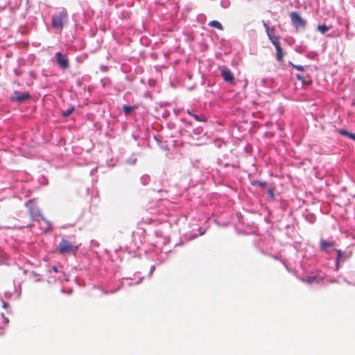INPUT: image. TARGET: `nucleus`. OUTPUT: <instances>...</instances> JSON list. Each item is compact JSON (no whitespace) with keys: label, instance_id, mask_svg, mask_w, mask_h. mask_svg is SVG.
<instances>
[{"label":"nucleus","instance_id":"nucleus-1","mask_svg":"<svg viewBox=\"0 0 355 355\" xmlns=\"http://www.w3.org/2000/svg\"><path fill=\"white\" fill-rule=\"evenodd\" d=\"M67 20V12L63 9L58 14L52 16V26L55 28L62 29Z\"/></svg>","mask_w":355,"mask_h":355},{"label":"nucleus","instance_id":"nucleus-2","mask_svg":"<svg viewBox=\"0 0 355 355\" xmlns=\"http://www.w3.org/2000/svg\"><path fill=\"white\" fill-rule=\"evenodd\" d=\"M78 247L77 245H73L71 242L66 239H62L58 251L60 254H69V253H75L78 250Z\"/></svg>","mask_w":355,"mask_h":355},{"label":"nucleus","instance_id":"nucleus-3","mask_svg":"<svg viewBox=\"0 0 355 355\" xmlns=\"http://www.w3.org/2000/svg\"><path fill=\"white\" fill-rule=\"evenodd\" d=\"M290 17L292 24L296 28H304L306 26V21L304 19L298 12H291L290 13Z\"/></svg>","mask_w":355,"mask_h":355},{"label":"nucleus","instance_id":"nucleus-4","mask_svg":"<svg viewBox=\"0 0 355 355\" xmlns=\"http://www.w3.org/2000/svg\"><path fill=\"white\" fill-rule=\"evenodd\" d=\"M26 207L28 209L29 214L31 218L42 217L41 211L37 206L35 200H29L26 203Z\"/></svg>","mask_w":355,"mask_h":355},{"label":"nucleus","instance_id":"nucleus-5","mask_svg":"<svg viewBox=\"0 0 355 355\" xmlns=\"http://www.w3.org/2000/svg\"><path fill=\"white\" fill-rule=\"evenodd\" d=\"M263 26L265 28L266 35L272 44L279 42L280 38L278 35H275V29L273 26L270 27L265 21H263Z\"/></svg>","mask_w":355,"mask_h":355},{"label":"nucleus","instance_id":"nucleus-6","mask_svg":"<svg viewBox=\"0 0 355 355\" xmlns=\"http://www.w3.org/2000/svg\"><path fill=\"white\" fill-rule=\"evenodd\" d=\"M56 62L60 68L66 69L69 67V60L67 55H63L61 52L55 53Z\"/></svg>","mask_w":355,"mask_h":355},{"label":"nucleus","instance_id":"nucleus-7","mask_svg":"<svg viewBox=\"0 0 355 355\" xmlns=\"http://www.w3.org/2000/svg\"><path fill=\"white\" fill-rule=\"evenodd\" d=\"M30 98L31 96L28 92L22 93L19 92H15L13 96L14 100L19 103L24 102Z\"/></svg>","mask_w":355,"mask_h":355},{"label":"nucleus","instance_id":"nucleus-8","mask_svg":"<svg viewBox=\"0 0 355 355\" xmlns=\"http://www.w3.org/2000/svg\"><path fill=\"white\" fill-rule=\"evenodd\" d=\"M221 76L226 82L234 83V78L230 70L225 69H222Z\"/></svg>","mask_w":355,"mask_h":355},{"label":"nucleus","instance_id":"nucleus-9","mask_svg":"<svg viewBox=\"0 0 355 355\" xmlns=\"http://www.w3.org/2000/svg\"><path fill=\"white\" fill-rule=\"evenodd\" d=\"M276 49V60L279 62L282 61L284 58V52L283 49L281 47L280 42H277V43L272 44Z\"/></svg>","mask_w":355,"mask_h":355},{"label":"nucleus","instance_id":"nucleus-10","mask_svg":"<svg viewBox=\"0 0 355 355\" xmlns=\"http://www.w3.org/2000/svg\"><path fill=\"white\" fill-rule=\"evenodd\" d=\"M335 244L334 241H327L323 239H322L320 243L321 250L325 252H328V249L334 247Z\"/></svg>","mask_w":355,"mask_h":355},{"label":"nucleus","instance_id":"nucleus-11","mask_svg":"<svg viewBox=\"0 0 355 355\" xmlns=\"http://www.w3.org/2000/svg\"><path fill=\"white\" fill-rule=\"evenodd\" d=\"M337 252V258H336V266L338 268L339 262L342 261H345L349 257V255H343V252L340 250H336Z\"/></svg>","mask_w":355,"mask_h":355},{"label":"nucleus","instance_id":"nucleus-12","mask_svg":"<svg viewBox=\"0 0 355 355\" xmlns=\"http://www.w3.org/2000/svg\"><path fill=\"white\" fill-rule=\"evenodd\" d=\"M209 26H211V27H214V28H217L218 30H223V28L222 24L219 21H216V20L211 21L209 23Z\"/></svg>","mask_w":355,"mask_h":355},{"label":"nucleus","instance_id":"nucleus-13","mask_svg":"<svg viewBox=\"0 0 355 355\" xmlns=\"http://www.w3.org/2000/svg\"><path fill=\"white\" fill-rule=\"evenodd\" d=\"M191 116L197 121L206 122L207 121V117L205 115L198 116L197 114H191Z\"/></svg>","mask_w":355,"mask_h":355},{"label":"nucleus","instance_id":"nucleus-14","mask_svg":"<svg viewBox=\"0 0 355 355\" xmlns=\"http://www.w3.org/2000/svg\"><path fill=\"white\" fill-rule=\"evenodd\" d=\"M317 29L322 34H324L330 29V27L327 26L324 24H322V25H318L317 27Z\"/></svg>","mask_w":355,"mask_h":355},{"label":"nucleus","instance_id":"nucleus-15","mask_svg":"<svg viewBox=\"0 0 355 355\" xmlns=\"http://www.w3.org/2000/svg\"><path fill=\"white\" fill-rule=\"evenodd\" d=\"M74 110V107H71L67 109V110L63 111L62 113V116H64V118L69 116L73 112Z\"/></svg>","mask_w":355,"mask_h":355},{"label":"nucleus","instance_id":"nucleus-16","mask_svg":"<svg viewBox=\"0 0 355 355\" xmlns=\"http://www.w3.org/2000/svg\"><path fill=\"white\" fill-rule=\"evenodd\" d=\"M123 111L126 115H128L131 113V112L134 110L135 107L123 105Z\"/></svg>","mask_w":355,"mask_h":355},{"label":"nucleus","instance_id":"nucleus-17","mask_svg":"<svg viewBox=\"0 0 355 355\" xmlns=\"http://www.w3.org/2000/svg\"><path fill=\"white\" fill-rule=\"evenodd\" d=\"M252 184L254 186H259L261 187H265L266 186V182H262L260 180H254L252 182Z\"/></svg>","mask_w":355,"mask_h":355},{"label":"nucleus","instance_id":"nucleus-18","mask_svg":"<svg viewBox=\"0 0 355 355\" xmlns=\"http://www.w3.org/2000/svg\"><path fill=\"white\" fill-rule=\"evenodd\" d=\"M338 132H339L340 135H342L343 136H346V137H348L349 134V132L345 129H338Z\"/></svg>","mask_w":355,"mask_h":355},{"label":"nucleus","instance_id":"nucleus-19","mask_svg":"<svg viewBox=\"0 0 355 355\" xmlns=\"http://www.w3.org/2000/svg\"><path fill=\"white\" fill-rule=\"evenodd\" d=\"M268 193L272 200L275 199V194H274L273 190L271 188L268 189Z\"/></svg>","mask_w":355,"mask_h":355},{"label":"nucleus","instance_id":"nucleus-20","mask_svg":"<svg viewBox=\"0 0 355 355\" xmlns=\"http://www.w3.org/2000/svg\"><path fill=\"white\" fill-rule=\"evenodd\" d=\"M291 65L293 66V67L297 69V70L299 71H304V67L302 65H296V64H291Z\"/></svg>","mask_w":355,"mask_h":355},{"label":"nucleus","instance_id":"nucleus-21","mask_svg":"<svg viewBox=\"0 0 355 355\" xmlns=\"http://www.w3.org/2000/svg\"><path fill=\"white\" fill-rule=\"evenodd\" d=\"M348 137L355 141V133L349 132Z\"/></svg>","mask_w":355,"mask_h":355},{"label":"nucleus","instance_id":"nucleus-22","mask_svg":"<svg viewBox=\"0 0 355 355\" xmlns=\"http://www.w3.org/2000/svg\"><path fill=\"white\" fill-rule=\"evenodd\" d=\"M315 279V277H311V278H309V279H307V282H308L309 283H312V282H313V281H314Z\"/></svg>","mask_w":355,"mask_h":355},{"label":"nucleus","instance_id":"nucleus-23","mask_svg":"<svg viewBox=\"0 0 355 355\" xmlns=\"http://www.w3.org/2000/svg\"><path fill=\"white\" fill-rule=\"evenodd\" d=\"M296 77H297V78L298 80H302V76L301 75H300V74H297V75H296Z\"/></svg>","mask_w":355,"mask_h":355},{"label":"nucleus","instance_id":"nucleus-24","mask_svg":"<svg viewBox=\"0 0 355 355\" xmlns=\"http://www.w3.org/2000/svg\"><path fill=\"white\" fill-rule=\"evenodd\" d=\"M187 113L189 115H190V116H191V114H193L191 112V110H189V109H187Z\"/></svg>","mask_w":355,"mask_h":355},{"label":"nucleus","instance_id":"nucleus-25","mask_svg":"<svg viewBox=\"0 0 355 355\" xmlns=\"http://www.w3.org/2000/svg\"><path fill=\"white\" fill-rule=\"evenodd\" d=\"M53 270L56 272H58L57 268L55 266L53 267Z\"/></svg>","mask_w":355,"mask_h":355},{"label":"nucleus","instance_id":"nucleus-26","mask_svg":"<svg viewBox=\"0 0 355 355\" xmlns=\"http://www.w3.org/2000/svg\"><path fill=\"white\" fill-rule=\"evenodd\" d=\"M8 304L7 303L3 302V307H7V306H8Z\"/></svg>","mask_w":355,"mask_h":355}]
</instances>
